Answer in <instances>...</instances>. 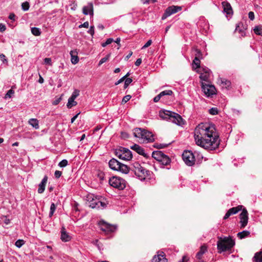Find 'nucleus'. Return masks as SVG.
Segmentation results:
<instances>
[{
    "mask_svg": "<svg viewBox=\"0 0 262 262\" xmlns=\"http://www.w3.org/2000/svg\"><path fill=\"white\" fill-rule=\"evenodd\" d=\"M196 144L208 150H214L219 146L220 140L213 125L200 124L194 132Z\"/></svg>",
    "mask_w": 262,
    "mask_h": 262,
    "instance_id": "f257e3e1",
    "label": "nucleus"
},
{
    "mask_svg": "<svg viewBox=\"0 0 262 262\" xmlns=\"http://www.w3.org/2000/svg\"><path fill=\"white\" fill-rule=\"evenodd\" d=\"M134 135L139 138L141 143H149L155 141L153 134L145 129L136 128L134 129Z\"/></svg>",
    "mask_w": 262,
    "mask_h": 262,
    "instance_id": "f03ea898",
    "label": "nucleus"
},
{
    "mask_svg": "<svg viewBox=\"0 0 262 262\" xmlns=\"http://www.w3.org/2000/svg\"><path fill=\"white\" fill-rule=\"evenodd\" d=\"M86 200L89 206L92 208L102 209L105 208L107 204L104 198L94 196L93 194H88L86 196Z\"/></svg>",
    "mask_w": 262,
    "mask_h": 262,
    "instance_id": "7ed1b4c3",
    "label": "nucleus"
},
{
    "mask_svg": "<svg viewBox=\"0 0 262 262\" xmlns=\"http://www.w3.org/2000/svg\"><path fill=\"white\" fill-rule=\"evenodd\" d=\"M235 245V242L230 236L220 237L217 242L219 253L229 251Z\"/></svg>",
    "mask_w": 262,
    "mask_h": 262,
    "instance_id": "20e7f679",
    "label": "nucleus"
},
{
    "mask_svg": "<svg viewBox=\"0 0 262 262\" xmlns=\"http://www.w3.org/2000/svg\"><path fill=\"white\" fill-rule=\"evenodd\" d=\"M159 116L163 119L169 120L170 121L179 125L183 124V119L181 116L178 114L170 111H160Z\"/></svg>",
    "mask_w": 262,
    "mask_h": 262,
    "instance_id": "39448f33",
    "label": "nucleus"
},
{
    "mask_svg": "<svg viewBox=\"0 0 262 262\" xmlns=\"http://www.w3.org/2000/svg\"><path fill=\"white\" fill-rule=\"evenodd\" d=\"M133 171L136 177L141 181L146 179H150L152 172L146 169L138 162H135L134 165Z\"/></svg>",
    "mask_w": 262,
    "mask_h": 262,
    "instance_id": "423d86ee",
    "label": "nucleus"
},
{
    "mask_svg": "<svg viewBox=\"0 0 262 262\" xmlns=\"http://www.w3.org/2000/svg\"><path fill=\"white\" fill-rule=\"evenodd\" d=\"M108 165L111 169L124 174H127L129 171V167L127 165L121 163L115 158L110 160Z\"/></svg>",
    "mask_w": 262,
    "mask_h": 262,
    "instance_id": "0eeeda50",
    "label": "nucleus"
},
{
    "mask_svg": "<svg viewBox=\"0 0 262 262\" xmlns=\"http://www.w3.org/2000/svg\"><path fill=\"white\" fill-rule=\"evenodd\" d=\"M115 155L119 159L124 160H130L133 158L132 152L128 148L119 147L115 151Z\"/></svg>",
    "mask_w": 262,
    "mask_h": 262,
    "instance_id": "6e6552de",
    "label": "nucleus"
},
{
    "mask_svg": "<svg viewBox=\"0 0 262 262\" xmlns=\"http://www.w3.org/2000/svg\"><path fill=\"white\" fill-rule=\"evenodd\" d=\"M126 183L125 180L119 177L113 176L109 180L110 185L120 190H123L125 188Z\"/></svg>",
    "mask_w": 262,
    "mask_h": 262,
    "instance_id": "1a4fd4ad",
    "label": "nucleus"
},
{
    "mask_svg": "<svg viewBox=\"0 0 262 262\" xmlns=\"http://www.w3.org/2000/svg\"><path fill=\"white\" fill-rule=\"evenodd\" d=\"M182 158L184 162L188 166H192L195 162L194 156L193 152L190 150H185L182 154Z\"/></svg>",
    "mask_w": 262,
    "mask_h": 262,
    "instance_id": "9d476101",
    "label": "nucleus"
},
{
    "mask_svg": "<svg viewBox=\"0 0 262 262\" xmlns=\"http://www.w3.org/2000/svg\"><path fill=\"white\" fill-rule=\"evenodd\" d=\"M182 9V8L181 6L174 5L169 6L165 10V12L162 16V19L164 20L166 19L171 15L175 14L181 11Z\"/></svg>",
    "mask_w": 262,
    "mask_h": 262,
    "instance_id": "9b49d317",
    "label": "nucleus"
},
{
    "mask_svg": "<svg viewBox=\"0 0 262 262\" xmlns=\"http://www.w3.org/2000/svg\"><path fill=\"white\" fill-rule=\"evenodd\" d=\"M201 86L203 91L207 97L215 94L216 89L214 85L202 82Z\"/></svg>",
    "mask_w": 262,
    "mask_h": 262,
    "instance_id": "f8f14e48",
    "label": "nucleus"
},
{
    "mask_svg": "<svg viewBox=\"0 0 262 262\" xmlns=\"http://www.w3.org/2000/svg\"><path fill=\"white\" fill-rule=\"evenodd\" d=\"M99 226L102 231L107 233L113 232L116 229V226L109 224L103 221L100 222Z\"/></svg>",
    "mask_w": 262,
    "mask_h": 262,
    "instance_id": "ddd939ff",
    "label": "nucleus"
},
{
    "mask_svg": "<svg viewBox=\"0 0 262 262\" xmlns=\"http://www.w3.org/2000/svg\"><path fill=\"white\" fill-rule=\"evenodd\" d=\"M239 219L241 224L240 228H244L247 226L248 221V213L246 209L244 208L242 210V212L239 214Z\"/></svg>",
    "mask_w": 262,
    "mask_h": 262,
    "instance_id": "4468645a",
    "label": "nucleus"
},
{
    "mask_svg": "<svg viewBox=\"0 0 262 262\" xmlns=\"http://www.w3.org/2000/svg\"><path fill=\"white\" fill-rule=\"evenodd\" d=\"M223 7V12L226 14V17L231 16L233 14V10L229 3L227 1H224L222 3Z\"/></svg>",
    "mask_w": 262,
    "mask_h": 262,
    "instance_id": "2eb2a0df",
    "label": "nucleus"
},
{
    "mask_svg": "<svg viewBox=\"0 0 262 262\" xmlns=\"http://www.w3.org/2000/svg\"><path fill=\"white\" fill-rule=\"evenodd\" d=\"M243 206L238 205L235 207H232L229 209L224 216V220H226L231 215L235 214L242 209Z\"/></svg>",
    "mask_w": 262,
    "mask_h": 262,
    "instance_id": "dca6fc26",
    "label": "nucleus"
},
{
    "mask_svg": "<svg viewBox=\"0 0 262 262\" xmlns=\"http://www.w3.org/2000/svg\"><path fill=\"white\" fill-rule=\"evenodd\" d=\"M151 262H167V259L164 252H158V254L153 257Z\"/></svg>",
    "mask_w": 262,
    "mask_h": 262,
    "instance_id": "f3484780",
    "label": "nucleus"
},
{
    "mask_svg": "<svg viewBox=\"0 0 262 262\" xmlns=\"http://www.w3.org/2000/svg\"><path fill=\"white\" fill-rule=\"evenodd\" d=\"M82 12L84 15H90L93 16V4L92 3H89L86 6L82 8Z\"/></svg>",
    "mask_w": 262,
    "mask_h": 262,
    "instance_id": "a211bd4d",
    "label": "nucleus"
},
{
    "mask_svg": "<svg viewBox=\"0 0 262 262\" xmlns=\"http://www.w3.org/2000/svg\"><path fill=\"white\" fill-rule=\"evenodd\" d=\"M48 179V176H45L41 182L39 184L37 190L38 193H42L44 192Z\"/></svg>",
    "mask_w": 262,
    "mask_h": 262,
    "instance_id": "6ab92c4d",
    "label": "nucleus"
},
{
    "mask_svg": "<svg viewBox=\"0 0 262 262\" xmlns=\"http://www.w3.org/2000/svg\"><path fill=\"white\" fill-rule=\"evenodd\" d=\"M130 148L144 157H148L147 154L145 152L144 149L138 144H135L130 147Z\"/></svg>",
    "mask_w": 262,
    "mask_h": 262,
    "instance_id": "aec40b11",
    "label": "nucleus"
},
{
    "mask_svg": "<svg viewBox=\"0 0 262 262\" xmlns=\"http://www.w3.org/2000/svg\"><path fill=\"white\" fill-rule=\"evenodd\" d=\"M245 30L246 28L244 26L243 24L239 23L236 25L235 32H238L242 37H244L246 36Z\"/></svg>",
    "mask_w": 262,
    "mask_h": 262,
    "instance_id": "412c9836",
    "label": "nucleus"
},
{
    "mask_svg": "<svg viewBox=\"0 0 262 262\" xmlns=\"http://www.w3.org/2000/svg\"><path fill=\"white\" fill-rule=\"evenodd\" d=\"M164 155L165 154L160 150L154 151L152 153V157L159 162L162 161V158Z\"/></svg>",
    "mask_w": 262,
    "mask_h": 262,
    "instance_id": "4be33fe9",
    "label": "nucleus"
},
{
    "mask_svg": "<svg viewBox=\"0 0 262 262\" xmlns=\"http://www.w3.org/2000/svg\"><path fill=\"white\" fill-rule=\"evenodd\" d=\"M71 55V62L73 64H75L77 63L79 61V58L77 56V52L75 51H71L70 53Z\"/></svg>",
    "mask_w": 262,
    "mask_h": 262,
    "instance_id": "5701e85b",
    "label": "nucleus"
},
{
    "mask_svg": "<svg viewBox=\"0 0 262 262\" xmlns=\"http://www.w3.org/2000/svg\"><path fill=\"white\" fill-rule=\"evenodd\" d=\"M71 236L66 231L64 228H62L61 231V239L62 241L66 242L71 240Z\"/></svg>",
    "mask_w": 262,
    "mask_h": 262,
    "instance_id": "b1692460",
    "label": "nucleus"
},
{
    "mask_svg": "<svg viewBox=\"0 0 262 262\" xmlns=\"http://www.w3.org/2000/svg\"><path fill=\"white\" fill-rule=\"evenodd\" d=\"M207 251V248L205 245H203L200 247L199 251L196 253V257L197 259L201 260L203 255Z\"/></svg>",
    "mask_w": 262,
    "mask_h": 262,
    "instance_id": "393cba45",
    "label": "nucleus"
},
{
    "mask_svg": "<svg viewBox=\"0 0 262 262\" xmlns=\"http://www.w3.org/2000/svg\"><path fill=\"white\" fill-rule=\"evenodd\" d=\"M28 123L36 129L39 128L38 121L36 119L31 118L29 119Z\"/></svg>",
    "mask_w": 262,
    "mask_h": 262,
    "instance_id": "a878e982",
    "label": "nucleus"
},
{
    "mask_svg": "<svg viewBox=\"0 0 262 262\" xmlns=\"http://www.w3.org/2000/svg\"><path fill=\"white\" fill-rule=\"evenodd\" d=\"M218 82H220L223 88L228 89L231 85L230 81L225 79L221 78Z\"/></svg>",
    "mask_w": 262,
    "mask_h": 262,
    "instance_id": "bb28decb",
    "label": "nucleus"
},
{
    "mask_svg": "<svg viewBox=\"0 0 262 262\" xmlns=\"http://www.w3.org/2000/svg\"><path fill=\"white\" fill-rule=\"evenodd\" d=\"M171 162V160L168 156L165 155L162 158V161L160 162L162 165H168Z\"/></svg>",
    "mask_w": 262,
    "mask_h": 262,
    "instance_id": "cd10ccee",
    "label": "nucleus"
},
{
    "mask_svg": "<svg viewBox=\"0 0 262 262\" xmlns=\"http://www.w3.org/2000/svg\"><path fill=\"white\" fill-rule=\"evenodd\" d=\"M250 234V232L247 230H244L242 232H238L237 234V237L239 239H243L248 236Z\"/></svg>",
    "mask_w": 262,
    "mask_h": 262,
    "instance_id": "c85d7f7f",
    "label": "nucleus"
},
{
    "mask_svg": "<svg viewBox=\"0 0 262 262\" xmlns=\"http://www.w3.org/2000/svg\"><path fill=\"white\" fill-rule=\"evenodd\" d=\"M75 99L73 98H69L67 103V107L69 108H72L74 106H76L77 104V102L75 101Z\"/></svg>",
    "mask_w": 262,
    "mask_h": 262,
    "instance_id": "c756f323",
    "label": "nucleus"
},
{
    "mask_svg": "<svg viewBox=\"0 0 262 262\" xmlns=\"http://www.w3.org/2000/svg\"><path fill=\"white\" fill-rule=\"evenodd\" d=\"M253 31L255 34L262 36V25H258L254 27Z\"/></svg>",
    "mask_w": 262,
    "mask_h": 262,
    "instance_id": "7c9ffc66",
    "label": "nucleus"
},
{
    "mask_svg": "<svg viewBox=\"0 0 262 262\" xmlns=\"http://www.w3.org/2000/svg\"><path fill=\"white\" fill-rule=\"evenodd\" d=\"M193 68L195 69L201 68L200 66V60L198 57H195L193 60Z\"/></svg>",
    "mask_w": 262,
    "mask_h": 262,
    "instance_id": "2f4dec72",
    "label": "nucleus"
},
{
    "mask_svg": "<svg viewBox=\"0 0 262 262\" xmlns=\"http://www.w3.org/2000/svg\"><path fill=\"white\" fill-rule=\"evenodd\" d=\"M56 207L55 204L54 203H52L51 205L50 208V212H49V217H51L53 216V215L56 210Z\"/></svg>",
    "mask_w": 262,
    "mask_h": 262,
    "instance_id": "473e14b6",
    "label": "nucleus"
},
{
    "mask_svg": "<svg viewBox=\"0 0 262 262\" xmlns=\"http://www.w3.org/2000/svg\"><path fill=\"white\" fill-rule=\"evenodd\" d=\"M31 32L35 36H39L41 34V31L40 29L36 27L32 28Z\"/></svg>",
    "mask_w": 262,
    "mask_h": 262,
    "instance_id": "72a5a7b5",
    "label": "nucleus"
},
{
    "mask_svg": "<svg viewBox=\"0 0 262 262\" xmlns=\"http://www.w3.org/2000/svg\"><path fill=\"white\" fill-rule=\"evenodd\" d=\"M255 262H262V252L256 253L254 256Z\"/></svg>",
    "mask_w": 262,
    "mask_h": 262,
    "instance_id": "f704fd0d",
    "label": "nucleus"
},
{
    "mask_svg": "<svg viewBox=\"0 0 262 262\" xmlns=\"http://www.w3.org/2000/svg\"><path fill=\"white\" fill-rule=\"evenodd\" d=\"M209 75L208 73H201L200 78L202 80L207 81L209 78Z\"/></svg>",
    "mask_w": 262,
    "mask_h": 262,
    "instance_id": "c9c22d12",
    "label": "nucleus"
},
{
    "mask_svg": "<svg viewBox=\"0 0 262 262\" xmlns=\"http://www.w3.org/2000/svg\"><path fill=\"white\" fill-rule=\"evenodd\" d=\"M29 8H30V5L28 2H25L21 4V8L24 11H28L29 10Z\"/></svg>",
    "mask_w": 262,
    "mask_h": 262,
    "instance_id": "e433bc0d",
    "label": "nucleus"
},
{
    "mask_svg": "<svg viewBox=\"0 0 262 262\" xmlns=\"http://www.w3.org/2000/svg\"><path fill=\"white\" fill-rule=\"evenodd\" d=\"M160 95L162 97L166 95L170 96L173 94V92L171 90H165L162 92H161L160 93Z\"/></svg>",
    "mask_w": 262,
    "mask_h": 262,
    "instance_id": "4c0bfd02",
    "label": "nucleus"
},
{
    "mask_svg": "<svg viewBox=\"0 0 262 262\" xmlns=\"http://www.w3.org/2000/svg\"><path fill=\"white\" fill-rule=\"evenodd\" d=\"M25 243V242L23 239H18L16 241L15 245L17 248H20Z\"/></svg>",
    "mask_w": 262,
    "mask_h": 262,
    "instance_id": "58836bf2",
    "label": "nucleus"
},
{
    "mask_svg": "<svg viewBox=\"0 0 262 262\" xmlns=\"http://www.w3.org/2000/svg\"><path fill=\"white\" fill-rule=\"evenodd\" d=\"M208 112L212 115H217L219 113V111L216 107H212L209 110Z\"/></svg>",
    "mask_w": 262,
    "mask_h": 262,
    "instance_id": "ea45409f",
    "label": "nucleus"
},
{
    "mask_svg": "<svg viewBox=\"0 0 262 262\" xmlns=\"http://www.w3.org/2000/svg\"><path fill=\"white\" fill-rule=\"evenodd\" d=\"M68 161L66 159H63L59 163L58 166L61 167H66L68 165Z\"/></svg>",
    "mask_w": 262,
    "mask_h": 262,
    "instance_id": "a19ab883",
    "label": "nucleus"
},
{
    "mask_svg": "<svg viewBox=\"0 0 262 262\" xmlns=\"http://www.w3.org/2000/svg\"><path fill=\"white\" fill-rule=\"evenodd\" d=\"M154 146L158 149H162L167 146V144H158L156 143Z\"/></svg>",
    "mask_w": 262,
    "mask_h": 262,
    "instance_id": "79ce46f5",
    "label": "nucleus"
},
{
    "mask_svg": "<svg viewBox=\"0 0 262 262\" xmlns=\"http://www.w3.org/2000/svg\"><path fill=\"white\" fill-rule=\"evenodd\" d=\"M79 95V91L78 90H75L73 92L70 98H73L76 99Z\"/></svg>",
    "mask_w": 262,
    "mask_h": 262,
    "instance_id": "37998d69",
    "label": "nucleus"
},
{
    "mask_svg": "<svg viewBox=\"0 0 262 262\" xmlns=\"http://www.w3.org/2000/svg\"><path fill=\"white\" fill-rule=\"evenodd\" d=\"M113 41H114V40L113 38H109L106 40V41L105 42H103V43H102V46L104 47L106 46L107 45L111 43Z\"/></svg>",
    "mask_w": 262,
    "mask_h": 262,
    "instance_id": "c03bdc74",
    "label": "nucleus"
},
{
    "mask_svg": "<svg viewBox=\"0 0 262 262\" xmlns=\"http://www.w3.org/2000/svg\"><path fill=\"white\" fill-rule=\"evenodd\" d=\"M14 93V91L12 89L9 90L5 95V98H11L12 95Z\"/></svg>",
    "mask_w": 262,
    "mask_h": 262,
    "instance_id": "a18cd8bd",
    "label": "nucleus"
},
{
    "mask_svg": "<svg viewBox=\"0 0 262 262\" xmlns=\"http://www.w3.org/2000/svg\"><path fill=\"white\" fill-rule=\"evenodd\" d=\"M200 70L202 72L201 73H208L210 74V70L208 68L206 67H201L200 68Z\"/></svg>",
    "mask_w": 262,
    "mask_h": 262,
    "instance_id": "49530a36",
    "label": "nucleus"
},
{
    "mask_svg": "<svg viewBox=\"0 0 262 262\" xmlns=\"http://www.w3.org/2000/svg\"><path fill=\"white\" fill-rule=\"evenodd\" d=\"M131 97H132L131 96L129 95L125 96L122 99V103H126L128 101H129L130 100Z\"/></svg>",
    "mask_w": 262,
    "mask_h": 262,
    "instance_id": "de8ad7c7",
    "label": "nucleus"
},
{
    "mask_svg": "<svg viewBox=\"0 0 262 262\" xmlns=\"http://www.w3.org/2000/svg\"><path fill=\"white\" fill-rule=\"evenodd\" d=\"M110 55H107V56H106L105 57L101 58L100 59V60L99 61V65H101L102 64V63H104L105 62H106L108 59V57H109Z\"/></svg>",
    "mask_w": 262,
    "mask_h": 262,
    "instance_id": "09e8293b",
    "label": "nucleus"
},
{
    "mask_svg": "<svg viewBox=\"0 0 262 262\" xmlns=\"http://www.w3.org/2000/svg\"><path fill=\"white\" fill-rule=\"evenodd\" d=\"M62 96V95H61L60 97L56 98L55 100L52 102L53 105H57L61 100Z\"/></svg>",
    "mask_w": 262,
    "mask_h": 262,
    "instance_id": "8fccbe9b",
    "label": "nucleus"
},
{
    "mask_svg": "<svg viewBox=\"0 0 262 262\" xmlns=\"http://www.w3.org/2000/svg\"><path fill=\"white\" fill-rule=\"evenodd\" d=\"M0 60H2L4 63L8 62L6 57L4 54H0Z\"/></svg>",
    "mask_w": 262,
    "mask_h": 262,
    "instance_id": "3c124183",
    "label": "nucleus"
},
{
    "mask_svg": "<svg viewBox=\"0 0 262 262\" xmlns=\"http://www.w3.org/2000/svg\"><path fill=\"white\" fill-rule=\"evenodd\" d=\"M88 33L90 34L93 36L95 33L94 26H91L90 29L88 31Z\"/></svg>",
    "mask_w": 262,
    "mask_h": 262,
    "instance_id": "603ef678",
    "label": "nucleus"
},
{
    "mask_svg": "<svg viewBox=\"0 0 262 262\" xmlns=\"http://www.w3.org/2000/svg\"><path fill=\"white\" fill-rule=\"evenodd\" d=\"M44 62L46 64L52 65V61L50 58H45L44 59Z\"/></svg>",
    "mask_w": 262,
    "mask_h": 262,
    "instance_id": "864d4df0",
    "label": "nucleus"
},
{
    "mask_svg": "<svg viewBox=\"0 0 262 262\" xmlns=\"http://www.w3.org/2000/svg\"><path fill=\"white\" fill-rule=\"evenodd\" d=\"M152 40L151 39L148 40L147 42L142 47V49H145L151 45Z\"/></svg>",
    "mask_w": 262,
    "mask_h": 262,
    "instance_id": "5fc2aeb1",
    "label": "nucleus"
},
{
    "mask_svg": "<svg viewBox=\"0 0 262 262\" xmlns=\"http://www.w3.org/2000/svg\"><path fill=\"white\" fill-rule=\"evenodd\" d=\"M62 172L60 171L59 170H56L54 173L55 177L56 179H58L61 176Z\"/></svg>",
    "mask_w": 262,
    "mask_h": 262,
    "instance_id": "6e6d98bb",
    "label": "nucleus"
},
{
    "mask_svg": "<svg viewBox=\"0 0 262 262\" xmlns=\"http://www.w3.org/2000/svg\"><path fill=\"white\" fill-rule=\"evenodd\" d=\"M89 26V23L88 21H85L83 24L80 25L78 27L81 28L82 27L88 28Z\"/></svg>",
    "mask_w": 262,
    "mask_h": 262,
    "instance_id": "4d7b16f0",
    "label": "nucleus"
},
{
    "mask_svg": "<svg viewBox=\"0 0 262 262\" xmlns=\"http://www.w3.org/2000/svg\"><path fill=\"white\" fill-rule=\"evenodd\" d=\"M248 16L250 20H253L254 19V14L252 11H250L248 13Z\"/></svg>",
    "mask_w": 262,
    "mask_h": 262,
    "instance_id": "13d9d810",
    "label": "nucleus"
},
{
    "mask_svg": "<svg viewBox=\"0 0 262 262\" xmlns=\"http://www.w3.org/2000/svg\"><path fill=\"white\" fill-rule=\"evenodd\" d=\"M141 1L143 4H148L150 2H151L153 3H155L157 2V0H141Z\"/></svg>",
    "mask_w": 262,
    "mask_h": 262,
    "instance_id": "bf43d9fd",
    "label": "nucleus"
},
{
    "mask_svg": "<svg viewBox=\"0 0 262 262\" xmlns=\"http://www.w3.org/2000/svg\"><path fill=\"white\" fill-rule=\"evenodd\" d=\"M161 97L162 96H161L160 94H158L154 98V101L155 102H158Z\"/></svg>",
    "mask_w": 262,
    "mask_h": 262,
    "instance_id": "052dcab7",
    "label": "nucleus"
},
{
    "mask_svg": "<svg viewBox=\"0 0 262 262\" xmlns=\"http://www.w3.org/2000/svg\"><path fill=\"white\" fill-rule=\"evenodd\" d=\"M6 29V27L5 25L0 24V32H3Z\"/></svg>",
    "mask_w": 262,
    "mask_h": 262,
    "instance_id": "680f3d73",
    "label": "nucleus"
},
{
    "mask_svg": "<svg viewBox=\"0 0 262 262\" xmlns=\"http://www.w3.org/2000/svg\"><path fill=\"white\" fill-rule=\"evenodd\" d=\"M15 15L14 14V13H11L9 14V18L11 20H13V21H14L15 20Z\"/></svg>",
    "mask_w": 262,
    "mask_h": 262,
    "instance_id": "e2e57ef3",
    "label": "nucleus"
},
{
    "mask_svg": "<svg viewBox=\"0 0 262 262\" xmlns=\"http://www.w3.org/2000/svg\"><path fill=\"white\" fill-rule=\"evenodd\" d=\"M125 78H126V76L122 77L121 79H120L118 81H117L115 83V85H117L119 84V83H121L125 80Z\"/></svg>",
    "mask_w": 262,
    "mask_h": 262,
    "instance_id": "0e129e2a",
    "label": "nucleus"
},
{
    "mask_svg": "<svg viewBox=\"0 0 262 262\" xmlns=\"http://www.w3.org/2000/svg\"><path fill=\"white\" fill-rule=\"evenodd\" d=\"M142 62V59L141 58H138L136 61L135 64L136 66H139Z\"/></svg>",
    "mask_w": 262,
    "mask_h": 262,
    "instance_id": "69168bd1",
    "label": "nucleus"
},
{
    "mask_svg": "<svg viewBox=\"0 0 262 262\" xmlns=\"http://www.w3.org/2000/svg\"><path fill=\"white\" fill-rule=\"evenodd\" d=\"M132 81L133 80L132 78H127L125 79V82L126 83V84H127L128 85H129Z\"/></svg>",
    "mask_w": 262,
    "mask_h": 262,
    "instance_id": "338daca9",
    "label": "nucleus"
},
{
    "mask_svg": "<svg viewBox=\"0 0 262 262\" xmlns=\"http://www.w3.org/2000/svg\"><path fill=\"white\" fill-rule=\"evenodd\" d=\"M104 173L102 172H100L98 174V177L99 178L100 180H103L104 179Z\"/></svg>",
    "mask_w": 262,
    "mask_h": 262,
    "instance_id": "774afa93",
    "label": "nucleus"
}]
</instances>
